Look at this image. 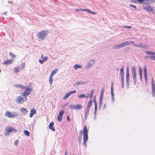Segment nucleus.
Returning a JSON list of instances; mask_svg holds the SVG:
<instances>
[{"label": "nucleus", "instance_id": "obj_15", "mask_svg": "<svg viewBox=\"0 0 155 155\" xmlns=\"http://www.w3.org/2000/svg\"><path fill=\"white\" fill-rule=\"evenodd\" d=\"M64 113V111L63 110H61L60 112L57 117V119L58 121H61L62 120Z\"/></svg>", "mask_w": 155, "mask_h": 155}, {"label": "nucleus", "instance_id": "obj_60", "mask_svg": "<svg viewBox=\"0 0 155 155\" xmlns=\"http://www.w3.org/2000/svg\"><path fill=\"white\" fill-rule=\"evenodd\" d=\"M67 120H68V121H70V119H69V117L68 116L67 117Z\"/></svg>", "mask_w": 155, "mask_h": 155}, {"label": "nucleus", "instance_id": "obj_63", "mask_svg": "<svg viewBox=\"0 0 155 155\" xmlns=\"http://www.w3.org/2000/svg\"><path fill=\"white\" fill-rule=\"evenodd\" d=\"M96 115H94V119H96Z\"/></svg>", "mask_w": 155, "mask_h": 155}, {"label": "nucleus", "instance_id": "obj_50", "mask_svg": "<svg viewBox=\"0 0 155 155\" xmlns=\"http://www.w3.org/2000/svg\"><path fill=\"white\" fill-rule=\"evenodd\" d=\"M152 95L153 97H155V91H152Z\"/></svg>", "mask_w": 155, "mask_h": 155}, {"label": "nucleus", "instance_id": "obj_9", "mask_svg": "<svg viewBox=\"0 0 155 155\" xmlns=\"http://www.w3.org/2000/svg\"><path fill=\"white\" fill-rule=\"evenodd\" d=\"M25 88V91L21 94L24 97L26 96V95H28L32 91V88L28 87H27Z\"/></svg>", "mask_w": 155, "mask_h": 155}, {"label": "nucleus", "instance_id": "obj_57", "mask_svg": "<svg viewBox=\"0 0 155 155\" xmlns=\"http://www.w3.org/2000/svg\"><path fill=\"white\" fill-rule=\"evenodd\" d=\"M79 11H81V9H75V12H78Z\"/></svg>", "mask_w": 155, "mask_h": 155}, {"label": "nucleus", "instance_id": "obj_29", "mask_svg": "<svg viewBox=\"0 0 155 155\" xmlns=\"http://www.w3.org/2000/svg\"><path fill=\"white\" fill-rule=\"evenodd\" d=\"M14 87L17 88H21L22 89H24L25 88V87L24 86L21 85V84H15L14 85Z\"/></svg>", "mask_w": 155, "mask_h": 155}, {"label": "nucleus", "instance_id": "obj_59", "mask_svg": "<svg viewBox=\"0 0 155 155\" xmlns=\"http://www.w3.org/2000/svg\"><path fill=\"white\" fill-rule=\"evenodd\" d=\"M88 115H86V114L85 115V117H84V119L85 120H86L87 118V116Z\"/></svg>", "mask_w": 155, "mask_h": 155}, {"label": "nucleus", "instance_id": "obj_35", "mask_svg": "<svg viewBox=\"0 0 155 155\" xmlns=\"http://www.w3.org/2000/svg\"><path fill=\"white\" fill-rule=\"evenodd\" d=\"M78 97L79 98H85V97H88V96L87 97L85 94H82L79 95L78 96Z\"/></svg>", "mask_w": 155, "mask_h": 155}, {"label": "nucleus", "instance_id": "obj_12", "mask_svg": "<svg viewBox=\"0 0 155 155\" xmlns=\"http://www.w3.org/2000/svg\"><path fill=\"white\" fill-rule=\"evenodd\" d=\"M134 46L136 47L140 48L143 49H147L148 48L147 45L144 43H139V45L135 43L134 44Z\"/></svg>", "mask_w": 155, "mask_h": 155}, {"label": "nucleus", "instance_id": "obj_10", "mask_svg": "<svg viewBox=\"0 0 155 155\" xmlns=\"http://www.w3.org/2000/svg\"><path fill=\"white\" fill-rule=\"evenodd\" d=\"M131 70L132 75L134 80V84L135 85L136 83L137 78L135 67H132Z\"/></svg>", "mask_w": 155, "mask_h": 155}, {"label": "nucleus", "instance_id": "obj_41", "mask_svg": "<svg viewBox=\"0 0 155 155\" xmlns=\"http://www.w3.org/2000/svg\"><path fill=\"white\" fill-rule=\"evenodd\" d=\"M121 85L122 86V87L124 88V78H121Z\"/></svg>", "mask_w": 155, "mask_h": 155}, {"label": "nucleus", "instance_id": "obj_55", "mask_svg": "<svg viewBox=\"0 0 155 155\" xmlns=\"http://www.w3.org/2000/svg\"><path fill=\"white\" fill-rule=\"evenodd\" d=\"M18 140L15 141L14 143V144L15 145H17L18 144Z\"/></svg>", "mask_w": 155, "mask_h": 155}, {"label": "nucleus", "instance_id": "obj_5", "mask_svg": "<svg viewBox=\"0 0 155 155\" xmlns=\"http://www.w3.org/2000/svg\"><path fill=\"white\" fill-rule=\"evenodd\" d=\"M19 113L17 112H10L9 111H6L5 112V116L8 118H15L18 115Z\"/></svg>", "mask_w": 155, "mask_h": 155}, {"label": "nucleus", "instance_id": "obj_44", "mask_svg": "<svg viewBox=\"0 0 155 155\" xmlns=\"http://www.w3.org/2000/svg\"><path fill=\"white\" fill-rule=\"evenodd\" d=\"M46 59H45V58L44 60H42L39 59V61L41 64H42L44 61H46Z\"/></svg>", "mask_w": 155, "mask_h": 155}, {"label": "nucleus", "instance_id": "obj_43", "mask_svg": "<svg viewBox=\"0 0 155 155\" xmlns=\"http://www.w3.org/2000/svg\"><path fill=\"white\" fill-rule=\"evenodd\" d=\"M9 54L12 58H15V55L11 52L9 53Z\"/></svg>", "mask_w": 155, "mask_h": 155}, {"label": "nucleus", "instance_id": "obj_52", "mask_svg": "<svg viewBox=\"0 0 155 155\" xmlns=\"http://www.w3.org/2000/svg\"><path fill=\"white\" fill-rule=\"evenodd\" d=\"M103 100H100L99 105H102V104Z\"/></svg>", "mask_w": 155, "mask_h": 155}, {"label": "nucleus", "instance_id": "obj_58", "mask_svg": "<svg viewBox=\"0 0 155 155\" xmlns=\"http://www.w3.org/2000/svg\"><path fill=\"white\" fill-rule=\"evenodd\" d=\"M129 77V73H126V77Z\"/></svg>", "mask_w": 155, "mask_h": 155}, {"label": "nucleus", "instance_id": "obj_46", "mask_svg": "<svg viewBox=\"0 0 155 155\" xmlns=\"http://www.w3.org/2000/svg\"><path fill=\"white\" fill-rule=\"evenodd\" d=\"M150 58L153 60L155 61V56L154 55H150Z\"/></svg>", "mask_w": 155, "mask_h": 155}, {"label": "nucleus", "instance_id": "obj_26", "mask_svg": "<svg viewBox=\"0 0 155 155\" xmlns=\"http://www.w3.org/2000/svg\"><path fill=\"white\" fill-rule=\"evenodd\" d=\"M152 91H155V84L154 83V81L153 78H152Z\"/></svg>", "mask_w": 155, "mask_h": 155}, {"label": "nucleus", "instance_id": "obj_11", "mask_svg": "<svg viewBox=\"0 0 155 155\" xmlns=\"http://www.w3.org/2000/svg\"><path fill=\"white\" fill-rule=\"evenodd\" d=\"M95 62V60L94 59H91L90 60L87 64V65L86 66L85 68L88 69L91 68L92 66L94 65Z\"/></svg>", "mask_w": 155, "mask_h": 155}, {"label": "nucleus", "instance_id": "obj_25", "mask_svg": "<svg viewBox=\"0 0 155 155\" xmlns=\"http://www.w3.org/2000/svg\"><path fill=\"white\" fill-rule=\"evenodd\" d=\"M87 83V82L86 81H84V82H77L75 83L74 84V86H75L76 85H83Z\"/></svg>", "mask_w": 155, "mask_h": 155}, {"label": "nucleus", "instance_id": "obj_53", "mask_svg": "<svg viewBox=\"0 0 155 155\" xmlns=\"http://www.w3.org/2000/svg\"><path fill=\"white\" fill-rule=\"evenodd\" d=\"M129 6H131V7H133L134 8H135V9H137L136 6L135 5H130Z\"/></svg>", "mask_w": 155, "mask_h": 155}, {"label": "nucleus", "instance_id": "obj_27", "mask_svg": "<svg viewBox=\"0 0 155 155\" xmlns=\"http://www.w3.org/2000/svg\"><path fill=\"white\" fill-rule=\"evenodd\" d=\"M94 103L95 106L94 114H95V115L96 114L97 111V104L96 101L95 100H94Z\"/></svg>", "mask_w": 155, "mask_h": 155}, {"label": "nucleus", "instance_id": "obj_23", "mask_svg": "<svg viewBox=\"0 0 155 155\" xmlns=\"http://www.w3.org/2000/svg\"><path fill=\"white\" fill-rule=\"evenodd\" d=\"M54 124V123L53 121L51 122L50 123V124L49 126V128L51 130L53 131H55V129L54 127H53V126Z\"/></svg>", "mask_w": 155, "mask_h": 155}, {"label": "nucleus", "instance_id": "obj_62", "mask_svg": "<svg viewBox=\"0 0 155 155\" xmlns=\"http://www.w3.org/2000/svg\"><path fill=\"white\" fill-rule=\"evenodd\" d=\"M101 105H99V110H100L101 108Z\"/></svg>", "mask_w": 155, "mask_h": 155}, {"label": "nucleus", "instance_id": "obj_20", "mask_svg": "<svg viewBox=\"0 0 155 155\" xmlns=\"http://www.w3.org/2000/svg\"><path fill=\"white\" fill-rule=\"evenodd\" d=\"M13 61L14 59H10L9 60H7L3 62V64H4L9 65L11 64H12L13 62Z\"/></svg>", "mask_w": 155, "mask_h": 155}, {"label": "nucleus", "instance_id": "obj_48", "mask_svg": "<svg viewBox=\"0 0 155 155\" xmlns=\"http://www.w3.org/2000/svg\"><path fill=\"white\" fill-rule=\"evenodd\" d=\"M9 134V132H7L5 133H4V135L5 136H7Z\"/></svg>", "mask_w": 155, "mask_h": 155}, {"label": "nucleus", "instance_id": "obj_21", "mask_svg": "<svg viewBox=\"0 0 155 155\" xmlns=\"http://www.w3.org/2000/svg\"><path fill=\"white\" fill-rule=\"evenodd\" d=\"M36 113V111L35 109H31L30 111V113L29 114L30 117L31 118L33 117L34 114Z\"/></svg>", "mask_w": 155, "mask_h": 155}, {"label": "nucleus", "instance_id": "obj_2", "mask_svg": "<svg viewBox=\"0 0 155 155\" xmlns=\"http://www.w3.org/2000/svg\"><path fill=\"white\" fill-rule=\"evenodd\" d=\"M132 2L135 3L137 2L140 4H152L155 3V0H131Z\"/></svg>", "mask_w": 155, "mask_h": 155}, {"label": "nucleus", "instance_id": "obj_4", "mask_svg": "<svg viewBox=\"0 0 155 155\" xmlns=\"http://www.w3.org/2000/svg\"><path fill=\"white\" fill-rule=\"evenodd\" d=\"M142 8L143 9L149 12L155 14V8L154 7L151 6L149 5H143V6Z\"/></svg>", "mask_w": 155, "mask_h": 155}, {"label": "nucleus", "instance_id": "obj_31", "mask_svg": "<svg viewBox=\"0 0 155 155\" xmlns=\"http://www.w3.org/2000/svg\"><path fill=\"white\" fill-rule=\"evenodd\" d=\"M124 70L123 67H122V68L120 70V75L121 78H124Z\"/></svg>", "mask_w": 155, "mask_h": 155}, {"label": "nucleus", "instance_id": "obj_14", "mask_svg": "<svg viewBox=\"0 0 155 155\" xmlns=\"http://www.w3.org/2000/svg\"><path fill=\"white\" fill-rule=\"evenodd\" d=\"M5 130L9 132H15L17 130H16L13 128L11 126H8L5 128Z\"/></svg>", "mask_w": 155, "mask_h": 155}, {"label": "nucleus", "instance_id": "obj_22", "mask_svg": "<svg viewBox=\"0 0 155 155\" xmlns=\"http://www.w3.org/2000/svg\"><path fill=\"white\" fill-rule=\"evenodd\" d=\"M82 131L81 130L79 132V134L78 137V142L79 143V144L81 145V141L82 140Z\"/></svg>", "mask_w": 155, "mask_h": 155}, {"label": "nucleus", "instance_id": "obj_45", "mask_svg": "<svg viewBox=\"0 0 155 155\" xmlns=\"http://www.w3.org/2000/svg\"><path fill=\"white\" fill-rule=\"evenodd\" d=\"M41 59H43V60H44V59L45 58V59H46V61H47L48 60V57H44V55L42 54L41 55Z\"/></svg>", "mask_w": 155, "mask_h": 155}, {"label": "nucleus", "instance_id": "obj_30", "mask_svg": "<svg viewBox=\"0 0 155 155\" xmlns=\"http://www.w3.org/2000/svg\"><path fill=\"white\" fill-rule=\"evenodd\" d=\"M58 69H55L51 72L50 76L53 77V76L58 72Z\"/></svg>", "mask_w": 155, "mask_h": 155}, {"label": "nucleus", "instance_id": "obj_64", "mask_svg": "<svg viewBox=\"0 0 155 155\" xmlns=\"http://www.w3.org/2000/svg\"><path fill=\"white\" fill-rule=\"evenodd\" d=\"M6 13H7V12H4L3 14H6Z\"/></svg>", "mask_w": 155, "mask_h": 155}, {"label": "nucleus", "instance_id": "obj_17", "mask_svg": "<svg viewBox=\"0 0 155 155\" xmlns=\"http://www.w3.org/2000/svg\"><path fill=\"white\" fill-rule=\"evenodd\" d=\"M144 79L145 80V81L146 84H147V69L146 68V66L145 65L144 67Z\"/></svg>", "mask_w": 155, "mask_h": 155}, {"label": "nucleus", "instance_id": "obj_39", "mask_svg": "<svg viewBox=\"0 0 155 155\" xmlns=\"http://www.w3.org/2000/svg\"><path fill=\"white\" fill-rule=\"evenodd\" d=\"M24 134L27 136H29L30 135V133L29 131L26 130H25L24 131Z\"/></svg>", "mask_w": 155, "mask_h": 155}, {"label": "nucleus", "instance_id": "obj_54", "mask_svg": "<svg viewBox=\"0 0 155 155\" xmlns=\"http://www.w3.org/2000/svg\"><path fill=\"white\" fill-rule=\"evenodd\" d=\"M126 73H129V68L128 66L127 67Z\"/></svg>", "mask_w": 155, "mask_h": 155}, {"label": "nucleus", "instance_id": "obj_28", "mask_svg": "<svg viewBox=\"0 0 155 155\" xmlns=\"http://www.w3.org/2000/svg\"><path fill=\"white\" fill-rule=\"evenodd\" d=\"M21 111L22 113V114H25L28 112V111L27 110L24 108H22L21 109Z\"/></svg>", "mask_w": 155, "mask_h": 155}, {"label": "nucleus", "instance_id": "obj_34", "mask_svg": "<svg viewBox=\"0 0 155 155\" xmlns=\"http://www.w3.org/2000/svg\"><path fill=\"white\" fill-rule=\"evenodd\" d=\"M94 93V90H92L91 91L90 94V100H91L93 96Z\"/></svg>", "mask_w": 155, "mask_h": 155}, {"label": "nucleus", "instance_id": "obj_19", "mask_svg": "<svg viewBox=\"0 0 155 155\" xmlns=\"http://www.w3.org/2000/svg\"><path fill=\"white\" fill-rule=\"evenodd\" d=\"M124 47L122 43L120 45H116L113 46V49L114 50H116L118 49H120Z\"/></svg>", "mask_w": 155, "mask_h": 155}, {"label": "nucleus", "instance_id": "obj_6", "mask_svg": "<svg viewBox=\"0 0 155 155\" xmlns=\"http://www.w3.org/2000/svg\"><path fill=\"white\" fill-rule=\"evenodd\" d=\"M23 97L21 96H18L16 99L15 101L18 104H23L25 101L27 100V97Z\"/></svg>", "mask_w": 155, "mask_h": 155}, {"label": "nucleus", "instance_id": "obj_13", "mask_svg": "<svg viewBox=\"0 0 155 155\" xmlns=\"http://www.w3.org/2000/svg\"><path fill=\"white\" fill-rule=\"evenodd\" d=\"M76 92V90L71 91L66 94L63 97L64 100H66L71 94L75 93Z\"/></svg>", "mask_w": 155, "mask_h": 155}, {"label": "nucleus", "instance_id": "obj_42", "mask_svg": "<svg viewBox=\"0 0 155 155\" xmlns=\"http://www.w3.org/2000/svg\"><path fill=\"white\" fill-rule=\"evenodd\" d=\"M90 109L88 108H87L85 112V114L86 115H88L89 114V111Z\"/></svg>", "mask_w": 155, "mask_h": 155}, {"label": "nucleus", "instance_id": "obj_1", "mask_svg": "<svg viewBox=\"0 0 155 155\" xmlns=\"http://www.w3.org/2000/svg\"><path fill=\"white\" fill-rule=\"evenodd\" d=\"M88 130L87 129L86 126H85L84 127L83 131V145L85 147H86V143L88 140Z\"/></svg>", "mask_w": 155, "mask_h": 155}, {"label": "nucleus", "instance_id": "obj_33", "mask_svg": "<svg viewBox=\"0 0 155 155\" xmlns=\"http://www.w3.org/2000/svg\"><path fill=\"white\" fill-rule=\"evenodd\" d=\"M82 66L80 64H75L74 67V69L77 70L78 68H82Z\"/></svg>", "mask_w": 155, "mask_h": 155}, {"label": "nucleus", "instance_id": "obj_47", "mask_svg": "<svg viewBox=\"0 0 155 155\" xmlns=\"http://www.w3.org/2000/svg\"><path fill=\"white\" fill-rule=\"evenodd\" d=\"M103 95L100 94V100H103Z\"/></svg>", "mask_w": 155, "mask_h": 155}, {"label": "nucleus", "instance_id": "obj_56", "mask_svg": "<svg viewBox=\"0 0 155 155\" xmlns=\"http://www.w3.org/2000/svg\"><path fill=\"white\" fill-rule=\"evenodd\" d=\"M106 104H104V105H103V109L104 110L105 109V108H106Z\"/></svg>", "mask_w": 155, "mask_h": 155}, {"label": "nucleus", "instance_id": "obj_16", "mask_svg": "<svg viewBox=\"0 0 155 155\" xmlns=\"http://www.w3.org/2000/svg\"><path fill=\"white\" fill-rule=\"evenodd\" d=\"M122 44L124 47L126 46L130 45L131 44H133L134 45V44H135L134 42L132 41H125L123 42Z\"/></svg>", "mask_w": 155, "mask_h": 155}, {"label": "nucleus", "instance_id": "obj_38", "mask_svg": "<svg viewBox=\"0 0 155 155\" xmlns=\"http://www.w3.org/2000/svg\"><path fill=\"white\" fill-rule=\"evenodd\" d=\"M92 104V102L91 100H90V101L88 103L87 108L90 109Z\"/></svg>", "mask_w": 155, "mask_h": 155}, {"label": "nucleus", "instance_id": "obj_3", "mask_svg": "<svg viewBox=\"0 0 155 155\" xmlns=\"http://www.w3.org/2000/svg\"><path fill=\"white\" fill-rule=\"evenodd\" d=\"M48 34V31L43 30L39 32L37 35V37L38 39L41 40H44L45 38L46 37Z\"/></svg>", "mask_w": 155, "mask_h": 155}, {"label": "nucleus", "instance_id": "obj_51", "mask_svg": "<svg viewBox=\"0 0 155 155\" xmlns=\"http://www.w3.org/2000/svg\"><path fill=\"white\" fill-rule=\"evenodd\" d=\"M104 88H103L101 92V94H104Z\"/></svg>", "mask_w": 155, "mask_h": 155}, {"label": "nucleus", "instance_id": "obj_18", "mask_svg": "<svg viewBox=\"0 0 155 155\" xmlns=\"http://www.w3.org/2000/svg\"><path fill=\"white\" fill-rule=\"evenodd\" d=\"M111 97L112 99V101H114V89H113V82H112L111 83Z\"/></svg>", "mask_w": 155, "mask_h": 155}, {"label": "nucleus", "instance_id": "obj_24", "mask_svg": "<svg viewBox=\"0 0 155 155\" xmlns=\"http://www.w3.org/2000/svg\"><path fill=\"white\" fill-rule=\"evenodd\" d=\"M81 11H86L90 14H95L96 13L94 12H92L89 9H81Z\"/></svg>", "mask_w": 155, "mask_h": 155}, {"label": "nucleus", "instance_id": "obj_36", "mask_svg": "<svg viewBox=\"0 0 155 155\" xmlns=\"http://www.w3.org/2000/svg\"><path fill=\"white\" fill-rule=\"evenodd\" d=\"M53 77L50 76L49 78V82L51 85L53 83Z\"/></svg>", "mask_w": 155, "mask_h": 155}, {"label": "nucleus", "instance_id": "obj_32", "mask_svg": "<svg viewBox=\"0 0 155 155\" xmlns=\"http://www.w3.org/2000/svg\"><path fill=\"white\" fill-rule=\"evenodd\" d=\"M126 81H127V88H129L130 86V78L129 77H126Z\"/></svg>", "mask_w": 155, "mask_h": 155}, {"label": "nucleus", "instance_id": "obj_40", "mask_svg": "<svg viewBox=\"0 0 155 155\" xmlns=\"http://www.w3.org/2000/svg\"><path fill=\"white\" fill-rule=\"evenodd\" d=\"M145 53L146 54H155V52H151L150 51H145Z\"/></svg>", "mask_w": 155, "mask_h": 155}, {"label": "nucleus", "instance_id": "obj_8", "mask_svg": "<svg viewBox=\"0 0 155 155\" xmlns=\"http://www.w3.org/2000/svg\"><path fill=\"white\" fill-rule=\"evenodd\" d=\"M25 64L24 63H22L20 64L17 67H15L14 69V71L16 73L18 72L22 71L23 69L25 67Z\"/></svg>", "mask_w": 155, "mask_h": 155}, {"label": "nucleus", "instance_id": "obj_37", "mask_svg": "<svg viewBox=\"0 0 155 155\" xmlns=\"http://www.w3.org/2000/svg\"><path fill=\"white\" fill-rule=\"evenodd\" d=\"M139 73H140V79L141 81H142V70H141V68H139Z\"/></svg>", "mask_w": 155, "mask_h": 155}, {"label": "nucleus", "instance_id": "obj_61", "mask_svg": "<svg viewBox=\"0 0 155 155\" xmlns=\"http://www.w3.org/2000/svg\"><path fill=\"white\" fill-rule=\"evenodd\" d=\"M65 155H67V151L66 150L65 152Z\"/></svg>", "mask_w": 155, "mask_h": 155}, {"label": "nucleus", "instance_id": "obj_7", "mask_svg": "<svg viewBox=\"0 0 155 155\" xmlns=\"http://www.w3.org/2000/svg\"><path fill=\"white\" fill-rule=\"evenodd\" d=\"M69 108L72 109L80 110L83 108V106L81 104H70L69 106Z\"/></svg>", "mask_w": 155, "mask_h": 155}, {"label": "nucleus", "instance_id": "obj_49", "mask_svg": "<svg viewBox=\"0 0 155 155\" xmlns=\"http://www.w3.org/2000/svg\"><path fill=\"white\" fill-rule=\"evenodd\" d=\"M123 27H124L125 28H132L131 26H123Z\"/></svg>", "mask_w": 155, "mask_h": 155}]
</instances>
